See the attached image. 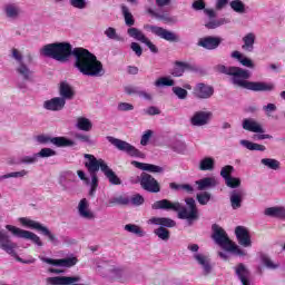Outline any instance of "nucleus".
I'll return each instance as SVG.
<instances>
[{
    "mask_svg": "<svg viewBox=\"0 0 285 285\" xmlns=\"http://www.w3.org/2000/svg\"><path fill=\"white\" fill-rule=\"evenodd\" d=\"M40 55L42 57H50L61 63H66L70 59V55H73L76 59L75 68L85 77H104L106 75L104 63L97 59L95 53L85 48H75L72 50V45L68 42L46 45L40 49Z\"/></svg>",
    "mask_w": 285,
    "mask_h": 285,
    "instance_id": "obj_1",
    "label": "nucleus"
},
{
    "mask_svg": "<svg viewBox=\"0 0 285 285\" xmlns=\"http://www.w3.org/2000/svg\"><path fill=\"white\" fill-rule=\"evenodd\" d=\"M218 72L229 75L232 83L238 88H245L254 92H271L275 90V83L273 82L248 81L250 79V71L239 67L218 66Z\"/></svg>",
    "mask_w": 285,
    "mask_h": 285,
    "instance_id": "obj_2",
    "label": "nucleus"
},
{
    "mask_svg": "<svg viewBox=\"0 0 285 285\" xmlns=\"http://www.w3.org/2000/svg\"><path fill=\"white\" fill-rule=\"evenodd\" d=\"M213 239L223 250L219 252L218 255L222 259H230V255H237L238 257H246V250L242 249L237 244L233 243L230 238H228V234L224 228L219 227V225L213 226Z\"/></svg>",
    "mask_w": 285,
    "mask_h": 285,
    "instance_id": "obj_3",
    "label": "nucleus"
},
{
    "mask_svg": "<svg viewBox=\"0 0 285 285\" xmlns=\"http://www.w3.org/2000/svg\"><path fill=\"white\" fill-rule=\"evenodd\" d=\"M186 208L181 209V204L173 203L168 199L157 200L151 205L154 210H174L178 212L179 219H197L199 214L197 212V205H195L194 198H187L186 200Z\"/></svg>",
    "mask_w": 285,
    "mask_h": 285,
    "instance_id": "obj_4",
    "label": "nucleus"
},
{
    "mask_svg": "<svg viewBox=\"0 0 285 285\" xmlns=\"http://www.w3.org/2000/svg\"><path fill=\"white\" fill-rule=\"evenodd\" d=\"M85 166L90 173L91 183H90V190L89 195L90 197H95V193H97V188L99 186V178L97 177V174L99 168L104 173L105 168L108 167V164L104 159H97L94 155L86 154L85 155Z\"/></svg>",
    "mask_w": 285,
    "mask_h": 285,
    "instance_id": "obj_5",
    "label": "nucleus"
},
{
    "mask_svg": "<svg viewBox=\"0 0 285 285\" xmlns=\"http://www.w3.org/2000/svg\"><path fill=\"white\" fill-rule=\"evenodd\" d=\"M6 230H9L13 237L27 239L31 244H35V246H38V248L43 247V240H41V237H39V235L35 234L33 232L21 229L13 225H6Z\"/></svg>",
    "mask_w": 285,
    "mask_h": 285,
    "instance_id": "obj_6",
    "label": "nucleus"
},
{
    "mask_svg": "<svg viewBox=\"0 0 285 285\" xmlns=\"http://www.w3.org/2000/svg\"><path fill=\"white\" fill-rule=\"evenodd\" d=\"M107 140L109 141V144L115 146L118 150H121L122 153H127V155H129L130 157H138L139 159L146 158V155L141 153L139 149H137L135 146L130 145V142L115 138L112 136H108Z\"/></svg>",
    "mask_w": 285,
    "mask_h": 285,
    "instance_id": "obj_7",
    "label": "nucleus"
},
{
    "mask_svg": "<svg viewBox=\"0 0 285 285\" xmlns=\"http://www.w3.org/2000/svg\"><path fill=\"white\" fill-rule=\"evenodd\" d=\"M38 144H53L58 148H71L75 146V140L69 139L67 137H50L48 135H39L36 138Z\"/></svg>",
    "mask_w": 285,
    "mask_h": 285,
    "instance_id": "obj_8",
    "label": "nucleus"
},
{
    "mask_svg": "<svg viewBox=\"0 0 285 285\" xmlns=\"http://www.w3.org/2000/svg\"><path fill=\"white\" fill-rule=\"evenodd\" d=\"M77 213L80 219H85V222H95L97 219V214L92 210L90 206V200L87 198H81L77 205Z\"/></svg>",
    "mask_w": 285,
    "mask_h": 285,
    "instance_id": "obj_9",
    "label": "nucleus"
},
{
    "mask_svg": "<svg viewBox=\"0 0 285 285\" xmlns=\"http://www.w3.org/2000/svg\"><path fill=\"white\" fill-rule=\"evenodd\" d=\"M144 28L145 30H147V32H151V35H155L160 39H165V41H170V42L179 41V37L177 36V33L173 31H168L167 29H164L161 27L145 24Z\"/></svg>",
    "mask_w": 285,
    "mask_h": 285,
    "instance_id": "obj_10",
    "label": "nucleus"
},
{
    "mask_svg": "<svg viewBox=\"0 0 285 285\" xmlns=\"http://www.w3.org/2000/svg\"><path fill=\"white\" fill-rule=\"evenodd\" d=\"M57 151L52 148L45 147L39 153L33 154L32 156H23L20 158V164H37L40 159H48V157H55Z\"/></svg>",
    "mask_w": 285,
    "mask_h": 285,
    "instance_id": "obj_11",
    "label": "nucleus"
},
{
    "mask_svg": "<svg viewBox=\"0 0 285 285\" xmlns=\"http://www.w3.org/2000/svg\"><path fill=\"white\" fill-rule=\"evenodd\" d=\"M39 259L45 264H49V266H58V268H70L77 264V257L55 259L46 256H39Z\"/></svg>",
    "mask_w": 285,
    "mask_h": 285,
    "instance_id": "obj_12",
    "label": "nucleus"
},
{
    "mask_svg": "<svg viewBox=\"0 0 285 285\" xmlns=\"http://www.w3.org/2000/svg\"><path fill=\"white\" fill-rule=\"evenodd\" d=\"M0 249L12 257L17 256V245L3 229H0Z\"/></svg>",
    "mask_w": 285,
    "mask_h": 285,
    "instance_id": "obj_13",
    "label": "nucleus"
},
{
    "mask_svg": "<svg viewBox=\"0 0 285 285\" xmlns=\"http://www.w3.org/2000/svg\"><path fill=\"white\" fill-rule=\"evenodd\" d=\"M127 32L129 37H132V39H136L137 41L145 43V46L149 48L150 52H154V53L159 52V49H157V46H155V43H153V41H150V39H148L146 35H144V32H141L139 29L129 28Z\"/></svg>",
    "mask_w": 285,
    "mask_h": 285,
    "instance_id": "obj_14",
    "label": "nucleus"
},
{
    "mask_svg": "<svg viewBox=\"0 0 285 285\" xmlns=\"http://www.w3.org/2000/svg\"><path fill=\"white\" fill-rule=\"evenodd\" d=\"M139 183L141 188H144V190H148V193H159L160 190L157 179L147 173H142L140 175Z\"/></svg>",
    "mask_w": 285,
    "mask_h": 285,
    "instance_id": "obj_15",
    "label": "nucleus"
},
{
    "mask_svg": "<svg viewBox=\"0 0 285 285\" xmlns=\"http://www.w3.org/2000/svg\"><path fill=\"white\" fill-rule=\"evenodd\" d=\"M214 92H215V90L209 85H206L204 82H198L194 87L193 95L197 99H210V97H213Z\"/></svg>",
    "mask_w": 285,
    "mask_h": 285,
    "instance_id": "obj_16",
    "label": "nucleus"
},
{
    "mask_svg": "<svg viewBox=\"0 0 285 285\" xmlns=\"http://www.w3.org/2000/svg\"><path fill=\"white\" fill-rule=\"evenodd\" d=\"M235 234L238 239V244H240V246H244V248H250V246H253V242L250 240V233L248 232V228L244 226H238L235 229Z\"/></svg>",
    "mask_w": 285,
    "mask_h": 285,
    "instance_id": "obj_17",
    "label": "nucleus"
},
{
    "mask_svg": "<svg viewBox=\"0 0 285 285\" xmlns=\"http://www.w3.org/2000/svg\"><path fill=\"white\" fill-rule=\"evenodd\" d=\"M213 118V112L210 111H197L190 118L191 126H206L208 121Z\"/></svg>",
    "mask_w": 285,
    "mask_h": 285,
    "instance_id": "obj_18",
    "label": "nucleus"
},
{
    "mask_svg": "<svg viewBox=\"0 0 285 285\" xmlns=\"http://www.w3.org/2000/svg\"><path fill=\"white\" fill-rule=\"evenodd\" d=\"M66 107V100L61 97H55L43 102L45 110H50L51 112H59Z\"/></svg>",
    "mask_w": 285,
    "mask_h": 285,
    "instance_id": "obj_19",
    "label": "nucleus"
},
{
    "mask_svg": "<svg viewBox=\"0 0 285 285\" xmlns=\"http://www.w3.org/2000/svg\"><path fill=\"white\" fill-rule=\"evenodd\" d=\"M2 11L7 19H19L21 17V7L14 2H8L3 6Z\"/></svg>",
    "mask_w": 285,
    "mask_h": 285,
    "instance_id": "obj_20",
    "label": "nucleus"
},
{
    "mask_svg": "<svg viewBox=\"0 0 285 285\" xmlns=\"http://www.w3.org/2000/svg\"><path fill=\"white\" fill-rule=\"evenodd\" d=\"M197 67L190 62H176L171 71L173 77H183L184 72H194Z\"/></svg>",
    "mask_w": 285,
    "mask_h": 285,
    "instance_id": "obj_21",
    "label": "nucleus"
},
{
    "mask_svg": "<svg viewBox=\"0 0 285 285\" xmlns=\"http://www.w3.org/2000/svg\"><path fill=\"white\" fill-rule=\"evenodd\" d=\"M219 43H222V38L217 37H205L198 40V46L206 48V50H215L219 48Z\"/></svg>",
    "mask_w": 285,
    "mask_h": 285,
    "instance_id": "obj_22",
    "label": "nucleus"
},
{
    "mask_svg": "<svg viewBox=\"0 0 285 285\" xmlns=\"http://www.w3.org/2000/svg\"><path fill=\"white\" fill-rule=\"evenodd\" d=\"M131 166L138 168V170H146L147 173L161 174L164 173V167L154 164L139 163L137 160L131 161Z\"/></svg>",
    "mask_w": 285,
    "mask_h": 285,
    "instance_id": "obj_23",
    "label": "nucleus"
},
{
    "mask_svg": "<svg viewBox=\"0 0 285 285\" xmlns=\"http://www.w3.org/2000/svg\"><path fill=\"white\" fill-rule=\"evenodd\" d=\"M194 259L202 267L203 275H209L210 271H213V267H210V261L208 257H206L204 254H195Z\"/></svg>",
    "mask_w": 285,
    "mask_h": 285,
    "instance_id": "obj_24",
    "label": "nucleus"
},
{
    "mask_svg": "<svg viewBox=\"0 0 285 285\" xmlns=\"http://www.w3.org/2000/svg\"><path fill=\"white\" fill-rule=\"evenodd\" d=\"M18 222H19L20 226H22L23 228H30L31 230H38L39 233L41 232V228L43 227V225H41V223H39L30 217H20V218H18Z\"/></svg>",
    "mask_w": 285,
    "mask_h": 285,
    "instance_id": "obj_25",
    "label": "nucleus"
},
{
    "mask_svg": "<svg viewBox=\"0 0 285 285\" xmlns=\"http://www.w3.org/2000/svg\"><path fill=\"white\" fill-rule=\"evenodd\" d=\"M266 217H274L276 219H285V207L284 206H274L268 207L264 210Z\"/></svg>",
    "mask_w": 285,
    "mask_h": 285,
    "instance_id": "obj_26",
    "label": "nucleus"
},
{
    "mask_svg": "<svg viewBox=\"0 0 285 285\" xmlns=\"http://www.w3.org/2000/svg\"><path fill=\"white\" fill-rule=\"evenodd\" d=\"M229 202L233 210H237L238 208H242V202H244V191L233 190L229 196Z\"/></svg>",
    "mask_w": 285,
    "mask_h": 285,
    "instance_id": "obj_27",
    "label": "nucleus"
},
{
    "mask_svg": "<svg viewBox=\"0 0 285 285\" xmlns=\"http://www.w3.org/2000/svg\"><path fill=\"white\" fill-rule=\"evenodd\" d=\"M243 128L249 132H265L264 127H262L255 119L250 118L243 120Z\"/></svg>",
    "mask_w": 285,
    "mask_h": 285,
    "instance_id": "obj_28",
    "label": "nucleus"
},
{
    "mask_svg": "<svg viewBox=\"0 0 285 285\" xmlns=\"http://www.w3.org/2000/svg\"><path fill=\"white\" fill-rule=\"evenodd\" d=\"M148 224H151L154 226H165V228H175L176 226L175 220L166 217H151L148 220Z\"/></svg>",
    "mask_w": 285,
    "mask_h": 285,
    "instance_id": "obj_29",
    "label": "nucleus"
},
{
    "mask_svg": "<svg viewBox=\"0 0 285 285\" xmlns=\"http://www.w3.org/2000/svg\"><path fill=\"white\" fill-rule=\"evenodd\" d=\"M255 39H257V37L253 32L246 33L243 37L242 48L245 50V52H253V50H255Z\"/></svg>",
    "mask_w": 285,
    "mask_h": 285,
    "instance_id": "obj_30",
    "label": "nucleus"
},
{
    "mask_svg": "<svg viewBox=\"0 0 285 285\" xmlns=\"http://www.w3.org/2000/svg\"><path fill=\"white\" fill-rule=\"evenodd\" d=\"M16 72L23 79V81H32V77H35L32 70H30L23 62L16 68Z\"/></svg>",
    "mask_w": 285,
    "mask_h": 285,
    "instance_id": "obj_31",
    "label": "nucleus"
},
{
    "mask_svg": "<svg viewBox=\"0 0 285 285\" xmlns=\"http://www.w3.org/2000/svg\"><path fill=\"white\" fill-rule=\"evenodd\" d=\"M197 190H206V188H213L217 184V179L215 177H206L199 180H196Z\"/></svg>",
    "mask_w": 285,
    "mask_h": 285,
    "instance_id": "obj_32",
    "label": "nucleus"
},
{
    "mask_svg": "<svg viewBox=\"0 0 285 285\" xmlns=\"http://www.w3.org/2000/svg\"><path fill=\"white\" fill-rule=\"evenodd\" d=\"M232 57L237 59L245 68H255V62L239 51H233Z\"/></svg>",
    "mask_w": 285,
    "mask_h": 285,
    "instance_id": "obj_33",
    "label": "nucleus"
},
{
    "mask_svg": "<svg viewBox=\"0 0 285 285\" xmlns=\"http://www.w3.org/2000/svg\"><path fill=\"white\" fill-rule=\"evenodd\" d=\"M76 127L78 130L90 132V130H92V121L86 117H78L76 120Z\"/></svg>",
    "mask_w": 285,
    "mask_h": 285,
    "instance_id": "obj_34",
    "label": "nucleus"
},
{
    "mask_svg": "<svg viewBox=\"0 0 285 285\" xmlns=\"http://www.w3.org/2000/svg\"><path fill=\"white\" fill-rule=\"evenodd\" d=\"M60 99H72L75 97V90H72V87L68 82H61L60 83V89H59Z\"/></svg>",
    "mask_w": 285,
    "mask_h": 285,
    "instance_id": "obj_35",
    "label": "nucleus"
},
{
    "mask_svg": "<svg viewBox=\"0 0 285 285\" xmlns=\"http://www.w3.org/2000/svg\"><path fill=\"white\" fill-rule=\"evenodd\" d=\"M235 273L240 279L243 285H250L248 284V269L244 264H239L235 267Z\"/></svg>",
    "mask_w": 285,
    "mask_h": 285,
    "instance_id": "obj_36",
    "label": "nucleus"
},
{
    "mask_svg": "<svg viewBox=\"0 0 285 285\" xmlns=\"http://www.w3.org/2000/svg\"><path fill=\"white\" fill-rule=\"evenodd\" d=\"M198 170H215V158L213 157H204L198 163Z\"/></svg>",
    "mask_w": 285,
    "mask_h": 285,
    "instance_id": "obj_37",
    "label": "nucleus"
},
{
    "mask_svg": "<svg viewBox=\"0 0 285 285\" xmlns=\"http://www.w3.org/2000/svg\"><path fill=\"white\" fill-rule=\"evenodd\" d=\"M239 144L240 146H243V148H246L247 150H257L259 153H264V150H266V146L246 139L239 140Z\"/></svg>",
    "mask_w": 285,
    "mask_h": 285,
    "instance_id": "obj_38",
    "label": "nucleus"
},
{
    "mask_svg": "<svg viewBox=\"0 0 285 285\" xmlns=\"http://www.w3.org/2000/svg\"><path fill=\"white\" fill-rule=\"evenodd\" d=\"M102 173L110 184H112L114 186H120L121 179L119 178V176H117V174L112 171V169L108 165Z\"/></svg>",
    "mask_w": 285,
    "mask_h": 285,
    "instance_id": "obj_39",
    "label": "nucleus"
},
{
    "mask_svg": "<svg viewBox=\"0 0 285 285\" xmlns=\"http://www.w3.org/2000/svg\"><path fill=\"white\" fill-rule=\"evenodd\" d=\"M156 88L171 87L175 86V80L170 77H160L154 82Z\"/></svg>",
    "mask_w": 285,
    "mask_h": 285,
    "instance_id": "obj_40",
    "label": "nucleus"
},
{
    "mask_svg": "<svg viewBox=\"0 0 285 285\" xmlns=\"http://www.w3.org/2000/svg\"><path fill=\"white\" fill-rule=\"evenodd\" d=\"M29 171L26 169H22L20 171H11L9 174L3 175L2 179H23L24 177H28Z\"/></svg>",
    "mask_w": 285,
    "mask_h": 285,
    "instance_id": "obj_41",
    "label": "nucleus"
},
{
    "mask_svg": "<svg viewBox=\"0 0 285 285\" xmlns=\"http://www.w3.org/2000/svg\"><path fill=\"white\" fill-rule=\"evenodd\" d=\"M40 233L45 235V237H48V240L53 245L57 246L59 244V238L48 227L42 225V228L40 229Z\"/></svg>",
    "mask_w": 285,
    "mask_h": 285,
    "instance_id": "obj_42",
    "label": "nucleus"
},
{
    "mask_svg": "<svg viewBox=\"0 0 285 285\" xmlns=\"http://www.w3.org/2000/svg\"><path fill=\"white\" fill-rule=\"evenodd\" d=\"M110 206H126L128 204H130V199H128V197L126 196H116L110 198L109 200Z\"/></svg>",
    "mask_w": 285,
    "mask_h": 285,
    "instance_id": "obj_43",
    "label": "nucleus"
},
{
    "mask_svg": "<svg viewBox=\"0 0 285 285\" xmlns=\"http://www.w3.org/2000/svg\"><path fill=\"white\" fill-rule=\"evenodd\" d=\"M125 230H127V233L138 235V237H144V235H146V232H144V229H141V227L138 225L127 224L125 225Z\"/></svg>",
    "mask_w": 285,
    "mask_h": 285,
    "instance_id": "obj_44",
    "label": "nucleus"
},
{
    "mask_svg": "<svg viewBox=\"0 0 285 285\" xmlns=\"http://www.w3.org/2000/svg\"><path fill=\"white\" fill-rule=\"evenodd\" d=\"M230 8L238 14H244V12H246V4H244L242 0H233L230 2Z\"/></svg>",
    "mask_w": 285,
    "mask_h": 285,
    "instance_id": "obj_45",
    "label": "nucleus"
},
{
    "mask_svg": "<svg viewBox=\"0 0 285 285\" xmlns=\"http://www.w3.org/2000/svg\"><path fill=\"white\" fill-rule=\"evenodd\" d=\"M261 164L271 170H279V163L273 158H263Z\"/></svg>",
    "mask_w": 285,
    "mask_h": 285,
    "instance_id": "obj_46",
    "label": "nucleus"
},
{
    "mask_svg": "<svg viewBox=\"0 0 285 285\" xmlns=\"http://www.w3.org/2000/svg\"><path fill=\"white\" fill-rule=\"evenodd\" d=\"M122 14L125 17V23L126 26H135V18L132 17V13L128 9V7L122 6L121 7Z\"/></svg>",
    "mask_w": 285,
    "mask_h": 285,
    "instance_id": "obj_47",
    "label": "nucleus"
},
{
    "mask_svg": "<svg viewBox=\"0 0 285 285\" xmlns=\"http://www.w3.org/2000/svg\"><path fill=\"white\" fill-rule=\"evenodd\" d=\"M154 233L159 239H163V242H168L170 239V232L164 227L155 229Z\"/></svg>",
    "mask_w": 285,
    "mask_h": 285,
    "instance_id": "obj_48",
    "label": "nucleus"
},
{
    "mask_svg": "<svg viewBox=\"0 0 285 285\" xmlns=\"http://www.w3.org/2000/svg\"><path fill=\"white\" fill-rule=\"evenodd\" d=\"M171 91L174 92V95L180 99V100H185V99H188V90L181 88V87H173L171 88Z\"/></svg>",
    "mask_w": 285,
    "mask_h": 285,
    "instance_id": "obj_49",
    "label": "nucleus"
},
{
    "mask_svg": "<svg viewBox=\"0 0 285 285\" xmlns=\"http://www.w3.org/2000/svg\"><path fill=\"white\" fill-rule=\"evenodd\" d=\"M262 262H263L264 266H266V268H269V271H277V268H279V263L271 259L267 256H264L262 258Z\"/></svg>",
    "mask_w": 285,
    "mask_h": 285,
    "instance_id": "obj_50",
    "label": "nucleus"
},
{
    "mask_svg": "<svg viewBox=\"0 0 285 285\" xmlns=\"http://www.w3.org/2000/svg\"><path fill=\"white\" fill-rule=\"evenodd\" d=\"M69 6L76 10H86L88 8V0H69Z\"/></svg>",
    "mask_w": 285,
    "mask_h": 285,
    "instance_id": "obj_51",
    "label": "nucleus"
},
{
    "mask_svg": "<svg viewBox=\"0 0 285 285\" xmlns=\"http://www.w3.org/2000/svg\"><path fill=\"white\" fill-rule=\"evenodd\" d=\"M228 188H239L242 186V179L237 177H229L225 180Z\"/></svg>",
    "mask_w": 285,
    "mask_h": 285,
    "instance_id": "obj_52",
    "label": "nucleus"
},
{
    "mask_svg": "<svg viewBox=\"0 0 285 285\" xmlns=\"http://www.w3.org/2000/svg\"><path fill=\"white\" fill-rule=\"evenodd\" d=\"M196 199L198 204H200L202 206H206V204L210 202V194L208 191L199 193L197 194Z\"/></svg>",
    "mask_w": 285,
    "mask_h": 285,
    "instance_id": "obj_53",
    "label": "nucleus"
},
{
    "mask_svg": "<svg viewBox=\"0 0 285 285\" xmlns=\"http://www.w3.org/2000/svg\"><path fill=\"white\" fill-rule=\"evenodd\" d=\"M233 173H235V167L227 165L220 169V177H223V179L226 181V179H229V177H233L230 176L233 175Z\"/></svg>",
    "mask_w": 285,
    "mask_h": 285,
    "instance_id": "obj_54",
    "label": "nucleus"
},
{
    "mask_svg": "<svg viewBox=\"0 0 285 285\" xmlns=\"http://www.w3.org/2000/svg\"><path fill=\"white\" fill-rule=\"evenodd\" d=\"M154 135H155V131H153L150 129L144 131V134L140 138V145L141 146H148V144L150 142V139H153Z\"/></svg>",
    "mask_w": 285,
    "mask_h": 285,
    "instance_id": "obj_55",
    "label": "nucleus"
},
{
    "mask_svg": "<svg viewBox=\"0 0 285 285\" xmlns=\"http://www.w3.org/2000/svg\"><path fill=\"white\" fill-rule=\"evenodd\" d=\"M226 23V20L219 19V20H212L207 22L205 26L208 28V30H215V28H219V26H224Z\"/></svg>",
    "mask_w": 285,
    "mask_h": 285,
    "instance_id": "obj_56",
    "label": "nucleus"
},
{
    "mask_svg": "<svg viewBox=\"0 0 285 285\" xmlns=\"http://www.w3.org/2000/svg\"><path fill=\"white\" fill-rule=\"evenodd\" d=\"M11 57L19 65L23 63V53H21V51H19V49H16V48L11 49Z\"/></svg>",
    "mask_w": 285,
    "mask_h": 285,
    "instance_id": "obj_57",
    "label": "nucleus"
},
{
    "mask_svg": "<svg viewBox=\"0 0 285 285\" xmlns=\"http://www.w3.org/2000/svg\"><path fill=\"white\" fill-rule=\"evenodd\" d=\"M105 35H106V37H108V39L119 40V36L117 35V30L112 27L107 28L105 30Z\"/></svg>",
    "mask_w": 285,
    "mask_h": 285,
    "instance_id": "obj_58",
    "label": "nucleus"
},
{
    "mask_svg": "<svg viewBox=\"0 0 285 285\" xmlns=\"http://www.w3.org/2000/svg\"><path fill=\"white\" fill-rule=\"evenodd\" d=\"M118 110H120L121 112H127L130 110H135V106H132V104L130 102H120L118 105Z\"/></svg>",
    "mask_w": 285,
    "mask_h": 285,
    "instance_id": "obj_59",
    "label": "nucleus"
},
{
    "mask_svg": "<svg viewBox=\"0 0 285 285\" xmlns=\"http://www.w3.org/2000/svg\"><path fill=\"white\" fill-rule=\"evenodd\" d=\"M263 110L267 117H271V114L277 110V106L275 104H268L266 106H263Z\"/></svg>",
    "mask_w": 285,
    "mask_h": 285,
    "instance_id": "obj_60",
    "label": "nucleus"
},
{
    "mask_svg": "<svg viewBox=\"0 0 285 285\" xmlns=\"http://www.w3.org/2000/svg\"><path fill=\"white\" fill-rule=\"evenodd\" d=\"M130 48H131L132 52H135V55L137 57H141L144 50L141 49V46H139V43L131 42Z\"/></svg>",
    "mask_w": 285,
    "mask_h": 285,
    "instance_id": "obj_61",
    "label": "nucleus"
},
{
    "mask_svg": "<svg viewBox=\"0 0 285 285\" xmlns=\"http://www.w3.org/2000/svg\"><path fill=\"white\" fill-rule=\"evenodd\" d=\"M130 203L134 206H141V204H144V197L141 195L137 194L131 197Z\"/></svg>",
    "mask_w": 285,
    "mask_h": 285,
    "instance_id": "obj_62",
    "label": "nucleus"
},
{
    "mask_svg": "<svg viewBox=\"0 0 285 285\" xmlns=\"http://www.w3.org/2000/svg\"><path fill=\"white\" fill-rule=\"evenodd\" d=\"M145 115L155 116V115H161V111L159 108L151 106L145 109Z\"/></svg>",
    "mask_w": 285,
    "mask_h": 285,
    "instance_id": "obj_63",
    "label": "nucleus"
},
{
    "mask_svg": "<svg viewBox=\"0 0 285 285\" xmlns=\"http://www.w3.org/2000/svg\"><path fill=\"white\" fill-rule=\"evenodd\" d=\"M193 8L194 10H204V8H206V3L204 0H196L193 2Z\"/></svg>",
    "mask_w": 285,
    "mask_h": 285,
    "instance_id": "obj_64",
    "label": "nucleus"
}]
</instances>
